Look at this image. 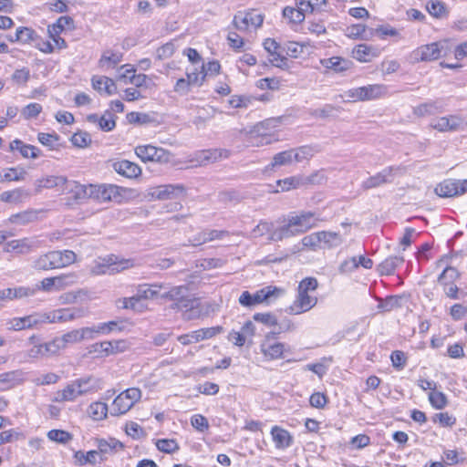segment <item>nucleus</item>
Returning a JSON list of instances; mask_svg holds the SVG:
<instances>
[{
    "label": "nucleus",
    "instance_id": "6e6552de",
    "mask_svg": "<svg viewBox=\"0 0 467 467\" xmlns=\"http://www.w3.org/2000/svg\"><path fill=\"white\" fill-rule=\"evenodd\" d=\"M141 398V390L130 388L119 393L113 400L110 413L114 416L127 413Z\"/></svg>",
    "mask_w": 467,
    "mask_h": 467
},
{
    "label": "nucleus",
    "instance_id": "9b49d317",
    "mask_svg": "<svg viewBox=\"0 0 467 467\" xmlns=\"http://www.w3.org/2000/svg\"><path fill=\"white\" fill-rule=\"evenodd\" d=\"M264 17L255 11L238 12L233 19V26L241 32H247L252 29H257L263 24Z\"/></svg>",
    "mask_w": 467,
    "mask_h": 467
},
{
    "label": "nucleus",
    "instance_id": "cd10ccee",
    "mask_svg": "<svg viewBox=\"0 0 467 467\" xmlns=\"http://www.w3.org/2000/svg\"><path fill=\"white\" fill-rule=\"evenodd\" d=\"M94 445L100 448L99 453L104 458H107L109 455H111L123 448L122 443L113 438H109V440L95 439Z\"/></svg>",
    "mask_w": 467,
    "mask_h": 467
},
{
    "label": "nucleus",
    "instance_id": "6e6d98bb",
    "mask_svg": "<svg viewBox=\"0 0 467 467\" xmlns=\"http://www.w3.org/2000/svg\"><path fill=\"white\" fill-rule=\"evenodd\" d=\"M159 451L165 453H172L179 450L178 442L173 439H160L155 442Z\"/></svg>",
    "mask_w": 467,
    "mask_h": 467
},
{
    "label": "nucleus",
    "instance_id": "c756f323",
    "mask_svg": "<svg viewBox=\"0 0 467 467\" xmlns=\"http://www.w3.org/2000/svg\"><path fill=\"white\" fill-rule=\"evenodd\" d=\"M112 184H89V199L99 202H111Z\"/></svg>",
    "mask_w": 467,
    "mask_h": 467
},
{
    "label": "nucleus",
    "instance_id": "a211bd4d",
    "mask_svg": "<svg viewBox=\"0 0 467 467\" xmlns=\"http://www.w3.org/2000/svg\"><path fill=\"white\" fill-rule=\"evenodd\" d=\"M286 291L283 287L268 285L255 292V301L270 305L283 297Z\"/></svg>",
    "mask_w": 467,
    "mask_h": 467
},
{
    "label": "nucleus",
    "instance_id": "2eb2a0df",
    "mask_svg": "<svg viewBox=\"0 0 467 467\" xmlns=\"http://www.w3.org/2000/svg\"><path fill=\"white\" fill-rule=\"evenodd\" d=\"M260 350L266 360L282 358L286 351L285 343L278 341L274 336L268 334L260 344Z\"/></svg>",
    "mask_w": 467,
    "mask_h": 467
},
{
    "label": "nucleus",
    "instance_id": "c9c22d12",
    "mask_svg": "<svg viewBox=\"0 0 467 467\" xmlns=\"http://www.w3.org/2000/svg\"><path fill=\"white\" fill-rule=\"evenodd\" d=\"M321 249H331L342 244L343 239L338 233L330 231L318 232Z\"/></svg>",
    "mask_w": 467,
    "mask_h": 467
},
{
    "label": "nucleus",
    "instance_id": "20e7f679",
    "mask_svg": "<svg viewBox=\"0 0 467 467\" xmlns=\"http://www.w3.org/2000/svg\"><path fill=\"white\" fill-rule=\"evenodd\" d=\"M73 318V315L68 309H58L51 313H35L24 317L14 318L10 321V328L14 330H23L37 327L43 323H55L57 321H67Z\"/></svg>",
    "mask_w": 467,
    "mask_h": 467
},
{
    "label": "nucleus",
    "instance_id": "4468645a",
    "mask_svg": "<svg viewBox=\"0 0 467 467\" xmlns=\"http://www.w3.org/2000/svg\"><path fill=\"white\" fill-rule=\"evenodd\" d=\"M434 191L437 195L443 198L462 195L467 192V179L462 181L453 179L444 180L435 187Z\"/></svg>",
    "mask_w": 467,
    "mask_h": 467
},
{
    "label": "nucleus",
    "instance_id": "7c9ffc66",
    "mask_svg": "<svg viewBox=\"0 0 467 467\" xmlns=\"http://www.w3.org/2000/svg\"><path fill=\"white\" fill-rule=\"evenodd\" d=\"M39 211L28 209L20 213L12 214L8 218V223L16 225H26L38 219Z\"/></svg>",
    "mask_w": 467,
    "mask_h": 467
},
{
    "label": "nucleus",
    "instance_id": "0e129e2a",
    "mask_svg": "<svg viewBox=\"0 0 467 467\" xmlns=\"http://www.w3.org/2000/svg\"><path fill=\"white\" fill-rule=\"evenodd\" d=\"M283 16L291 23H301L305 19V16L297 9V7H285L283 10Z\"/></svg>",
    "mask_w": 467,
    "mask_h": 467
},
{
    "label": "nucleus",
    "instance_id": "bf43d9fd",
    "mask_svg": "<svg viewBox=\"0 0 467 467\" xmlns=\"http://www.w3.org/2000/svg\"><path fill=\"white\" fill-rule=\"evenodd\" d=\"M304 47L305 46L303 44L290 41L285 44L283 49L286 56L293 58H297L303 54Z\"/></svg>",
    "mask_w": 467,
    "mask_h": 467
},
{
    "label": "nucleus",
    "instance_id": "4d7b16f0",
    "mask_svg": "<svg viewBox=\"0 0 467 467\" xmlns=\"http://www.w3.org/2000/svg\"><path fill=\"white\" fill-rule=\"evenodd\" d=\"M318 232L310 234L302 238L301 244L304 248L317 251L321 249Z\"/></svg>",
    "mask_w": 467,
    "mask_h": 467
},
{
    "label": "nucleus",
    "instance_id": "864d4df0",
    "mask_svg": "<svg viewBox=\"0 0 467 467\" xmlns=\"http://www.w3.org/2000/svg\"><path fill=\"white\" fill-rule=\"evenodd\" d=\"M109 333L130 331L133 323L126 318L109 321Z\"/></svg>",
    "mask_w": 467,
    "mask_h": 467
},
{
    "label": "nucleus",
    "instance_id": "774afa93",
    "mask_svg": "<svg viewBox=\"0 0 467 467\" xmlns=\"http://www.w3.org/2000/svg\"><path fill=\"white\" fill-rule=\"evenodd\" d=\"M108 343L110 344V346L109 347V356L125 352L130 347L129 341L125 339L108 341Z\"/></svg>",
    "mask_w": 467,
    "mask_h": 467
},
{
    "label": "nucleus",
    "instance_id": "a878e982",
    "mask_svg": "<svg viewBox=\"0 0 467 467\" xmlns=\"http://www.w3.org/2000/svg\"><path fill=\"white\" fill-rule=\"evenodd\" d=\"M163 288L164 285L161 284L139 285L136 288V296L140 302L141 300L154 299L161 296V292Z\"/></svg>",
    "mask_w": 467,
    "mask_h": 467
},
{
    "label": "nucleus",
    "instance_id": "f704fd0d",
    "mask_svg": "<svg viewBox=\"0 0 467 467\" xmlns=\"http://www.w3.org/2000/svg\"><path fill=\"white\" fill-rule=\"evenodd\" d=\"M30 197L29 192L17 188L12 191H6L0 194V200L4 202L18 204Z\"/></svg>",
    "mask_w": 467,
    "mask_h": 467
},
{
    "label": "nucleus",
    "instance_id": "f8f14e48",
    "mask_svg": "<svg viewBox=\"0 0 467 467\" xmlns=\"http://www.w3.org/2000/svg\"><path fill=\"white\" fill-rule=\"evenodd\" d=\"M431 127L440 132H452L465 130L467 121L459 115H448L432 119Z\"/></svg>",
    "mask_w": 467,
    "mask_h": 467
},
{
    "label": "nucleus",
    "instance_id": "c03bdc74",
    "mask_svg": "<svg viewBox=\"0 0 467 467\" xmlns=\"http://www.w3.org/2000/svg\"><path fill=\"white\" fill-rule=\"evenodd\" d=\"M224 235H227V232L217 230H206L198 234V235L191 242L192 245H200L216 239H222Z\"/></svg>",
    "mask_w": 467,
    "mask_h": 467
},
{
    "label": "nucleus",
    "instance_id": "09e8293b",
    "mask_svg": "<svg viewBox=\"0 0 467 467\" xmlns=\"http://www.w3.org/2000/svg\"><path fill=\"white\" fill-rule=\"evenodd\" d=\"M25 379V373L20 370H13L0 374V382L7 385L8 388H12L17 384H20Z\"/></svg>",
    "mask_w": 467,
    "mask_h": 467
},
{
    "label": "nucleus",
    "instance_id": "473e14b6",
    "mask_svg": "<svg viewBox=\"0 0 467 467\" xmlns=\"http://www.w3.org/2000/svg\"><path fill=\"white\" fill-rule=\"evenodd\" d=\"M89 122L97 124L99 129L103 131H110L116 126L115 116L109 110L100 117L89 115Z\"/></svg>",
    "mask_w": 467,
    "mask_h": 467
},
{
    "label": "nucleus",
    "instance_id": "a18cd8bd",
    "mask_svg": "<svg viewBox=\"0 0 467 467\" xmlns=\"http://www.w3.org/2000/svg\"><path fill=\"white\" fill-rule=\"evenodd\" d=\"M37 189L41 188H58L59 190H64V186L67 183V179L63 176H47L41 180H38L36 182Z\"/></svg>",
    "mask_w": 467,
    "mask_h": 467
},
{
    "label": "nucleus",
    "instance_id": "052dcab7",
    "mask_svg": "<svg viewBox=\"0 0 467 467\" xmlns=\"http://www.w3.org/2000/svg\"><path fill=\"white\" fill-rule=\"evenodd\" d=\"M110 346L108 341L97 342L89 346V354L94 358H104L109 356V347Z\"/></svg>",
    "mask_w": 467,
    "mask_h": 467
},
{
    "label": "nucleus",
    "instance_id": "5701e85b",
    "mask_svg": "<svg viewBox=\"0 0 467 467\" xmlns=\"http://www.w3.org/2000/svg\"><path fill=\"white\" fill-rule=\"evenodd\" d=\"M379 54L380 50L378 47L367 44H359L352 51L353 57L362 63L371 61L378 57Z\"/></svg>",
    "mask_w": 467,
    "mask_h": 467
},
{
    "label": "nucleus",
    "instance_id": "c85d7f7f",
    "mask_svg": "<svg viewBox=\"0 0 467 467\" xmlns=\"http://www.w3.org/2000/svg\"><path fill=\"white\" fill-rule=\"evenodd\" d=\"M271 435L275 448L277 449H285L292 444L293 438L291 434L279 426H274L272 428Z\"/></svg>",
    "mask_w": 467,
    "mask_h": 467
},
{
    "label": "nucleus",
    "instance_id": "7ed1b4c3",
    "mask_svg": "<svg viewBox=\"0 0 467 467\" xmlns=\"http://www.w3.org/2000/svg\"><path fill=\"white\" fill-rule=\"evenodd\" d=\"M187 291L188 288L184 285L175 286L161 296L177 301V308L182 312L184 319L198 318L202 315L203 306L198 298L188 296Z\"/></svg>",
    "mask_w": 467,
    "mask_h": 467
},
{
    "label": "nucleus",
    "instance_id": "1a4fd4ad",
    "mask_svg": "<svg viewBox=\"0 0 467 467\" xmlns=\"http://www.w3.org/2000/svg\"><path fill=\"white\" fill-rule=\"evenodd\" d=\"M186 188L182 184H165L150 187L147 190V197L150 200H169L183 197Z\"/></svg>",
    "mask_w": 467,
    "mask_h": 467
},
{
    "label": "nucleus",
    "instance_id": "f03ea898",
    "mask_svg": "<svg viewBox=\"0 0 467 467\" xmlns=\"http://www.w3.org/2000/svg\"><path fill=\"white\" fill-rule=\"evenodd\" d=\"M317 287L318 282L315 277H306L301 280L294 301L285 309L286 313L297 316L314 308L318 302L317 296L315 295Z\"/></svg>",
    "mask_w": 467,
    "mask_h": 467
},
{
    "label": "nucleus",
    "instance_id": "8fccbe9b",
    "mask_svg": "<svg viewBox=\"0 0 467 467\" xmlns=\"http://www.w3.org/2000/svg\"><path fill=\"white\" fill-rule=\"evenodd\" d=\"M304 183H305L304 179L302 177H298V176L288 177V178H285L283 180H278L276 182V185H277L278 189L275 190L274 192H279L290 191L292 189H296V188L303 185Z\"/></svg>",
    "mask_w": 467,
    "mask_h": 467
},
{
    "label": "nucleus",
    "instance_id": "6ab92c4d",
    "mask_svg": "<svg viewBox=\"0 0 467 467\" xmlns=\"http://www.w3.org/2000/svg\"><path fill=\"white\" fill-rule=\"evenodd\" d=\"M112 168L118 174L128 179H136L140 177L142 172L141 168L137 163L128 160L114 161Z\"/></svg>",
    "mask_w": 467,
    "mask_h": 467
},
{
    "label": "nucleus",
    "instance_id": "603ef678",
    "mask_svg": "<svg viewBox=\"0 0 467 467\" xmlns=\"http://www.w3.org/2000/svg\"><path fill=\"white\" fill-rule=\"evenodd\" d=\"M86 328L72 330L60 337L65 348L68 344H75L81 341L85 337Z\"/></svg>",
    "mask_w": 467,
    "mask_h": 467
},
{
    "label": "nucleus",
    "instance_id": "79ce46f5",
    "mask_svg": "<svg viewBox=\"0 0 467 467\" xmlns=\"http://www.w3.org/2000/svg\"><path fill=\"white\" fill-rule=\"evenodd\" d=\"M15 40L22 44H34L39 40L36 32L26 26H20L16 29Z\"/></svg>",
    "mask_w": 467,
    "mask_h": 467
},
{
    "label": "nucleus",
    "instance_id": "58836bf2",
    "mask_svg": "<svg viewBox=\"0 0 467 467\" xmlns=\"http://www.w3.org/2000/svg\"><path fill=\"white\" fill-rule=\"evenodd\" d=\"M28 342L32 345L28 350V357L32 358H48L45 342H42L37 336H31Z\"/></svg>",
    "mask_w": 467,
    "mask_h": 467
},
{
    "label": "nucleus",
    "instance_id": "39448f33",
    "mask_svg": "<svg viewBox=\"0 0 467 467\" xmlns=\"http://www.w3.org/2000/svg\"><path fill=\"white\" fill-rule=\"evenodd\" d=\"M451 51V43L443 39L418 47L410 53L409 59L412 64L431 62L447 56Z\"/></svg>",
    "mask_w": 467,
    "mask_h": 467
},
{
    "label": "nucleus",
    "instance_id": "e433bc0d",
    "mask_svg": "<svg viewBox=\"0 0 467 467\" xmlns=\"http://www.w3.org/2000/svg\"><path fill=\"white\" fill-rule=\"evenodd\" d=\"M123 54L119 51L106 50L103 52L99 65L102 69L112 68L122 61Z\"/></svg>",
    "mask_w": 467,
    "mask_h": 467
},
{
    "label": "nucleus",
    "instance_id": "49530a36",
    "mask_svg": "<svg viewBox=\"0 0 467 467\" xmlns=\"http://www.w3.org/2000/svg\"><path fill=\"white\" fill-rule=\"evenodd\" d=\"M322 64L337 72H343L350 68L352 62L340 57H333L322 61Z\"/></svg>",
    "mask_w": 467,
    "mask_h": 467
},
{
    "label": "nucleus",
    "instance_id": "72a5a7b5",
    "mask_svg": "<svg viewBox=\"0 0 467 467\" xmlns=\"http://www.w3.org/2000/svg\"><path fill=\"white\" fill-rule=\"evenodd\" d=\"M263 128H264V124L261 123L255 127V130L254 131H252L251 143L253 146L260 147V146L269 145V144L278 140V139L274 134L261 133V130Z\"/></svg>",
    "mask_w": 467,
    "mask_h": 467
},
{
    "label": "nucleus",
    "instance_id": "f257e3e1",
    "mask_svg": "<svg viewBox=\"0 0 467 467\" xmlns=\"http://www.w3.org/2000/svg\"><path fill=\"white\" fill-rule=\"evenodd\" d=\"M320 219L312 211H300L290 213L284 218L283 224L275 228L271 234V240L282 241L283 239L306 233L317 226Z\"/></svg>",
    "mask_w": 467,
    "mask_h": 467
},
{
    "label": "nucleus",
    "instance_id": "e2e57ef3",
    "mask_svg": "<svg viewBox=\"0 0 467 467\" xmlns=\"http://www.w3.org/2000/svg\"><path fill=\"white\" fill-rule=\"evenodd\" d=\"M25 175L26 171L23 169L18 171L16 168H9L3 175L0 174V182L21 181Z\"/></svg>",
    "mask_w": 467,
    "mask_h": 467
},
{
    "label": "nucleus",
    "instance_id": "ddd939ff",
    "mask_svg": "<svg viewBox=\"0 0 467 467\" xmlns=\"http://www.w3.org/2000/svg\"><path fill=\"white\" fill-rule=\"evenodd\" d=\"M77 283V275L74 273L63 274L54 277H47L41 281L39 289L50 293L61 291Z\"/></svg>",
    "mask_w": 467,
    "mask_h": 467
},
{
    "label": "nucleus",
    "instance_id": "412c9836",
    "mask_svg": "<svg viewBox=\"0 0 467 467\" xmlns=\"http://www.w3.org/2000/svg\"><path fill=\"white\" fill-rule=\"evenodd\" d=\"M392 167L386 168L374 176L369 177L362 182V188L365 190L379 187L384 183L390 182L393 180L394 171Z\"/></svg>",
    "mask_w": 467,
    "mask_h": 467
},
{
    "label": "nucleus",
    "instance_id": "aec40b11",
    "mask_svg": "<svg viewBox=\"0 0 467 467\" xmlns=\"http://www.w3.org/2000/svg\"><path fill=\"white\" fill-rule=\"evenodd\" d=\"M444 109L441 99L428 100L412 109L413 115L423 118L442 112Z\"/></svg>",
    "mask_w": 467,
    "mask_h": 467
},
{
    "label": "nucleus",
    "instance_id": "4c0bfd02",
    "mask_svg": "<svg viewBox=\"0 0 467 467\" xmlns=\"http://www.w3.org/2000/svg\"><path fill=\"white\" fill-rule=\"evenodd\" d=\"M363 93L364 101L381 99L387 95L388 87L383 84L363 86Z\"/></svg>",
    "mask_w": 467,
    "mask_h": 467
},
{
    "label": "nucleus",
    "instance_id": "393cba45",
    "mask_svg": "<svg viewBox=\"0 0 467 467\" xmlns=\"http://www.w3.org/2000/svg\"><path fill=\"white\" fill-rule=\"evenodd\" d=\"M111 202L117 203L129 202L138 197V192L132 188L121 187L112 184L111 187Z\"/></svg>",
    "mask_w": 467,
    "mask_h": 467
},
{
    "label": "nucleus",
    "instance_id": "dca6fc26",
    "mask_svg": "<svg viewBox=\"0 0 467 467\" xmlns=\"http://www.w3.org/2000/svg\"><path fill=\"white\" fill-rule=\"evenodd\" d=\"M86 386L87 381L76 380L67 385L63 390L57 391L53 398V401L63 402L74 400L87 391Z\"/></svg>",
    "mask_w": 467,
    "mask_h": 467
},
{
    "label": "nucleus",
    "instance_id": "b1692460",
    "mask_svg": "<svg viewBox=\"0 0 467 467\" xmlns=\"http://www.w3.org/2000/svg\"><path fill=\"white\" fill-rule=\"evenodd\" d=\"M92 87L102 96H111L117 92L115 82L106 76H94L92 78Z\"/></svg>",
    "mask_w": 467,
    "mask_h": 467
},
{
    "label": "nucleus",
    "instance_id": "4be33fe9",
    "mask_svg": "<svg viewBox=\"0 0 467 467\" xmlns=\"http://www.w3.org/2000/svg\"><path fill=\"white\" fill-rule=\"evenodd\" d=\"M450 257L447 255L442 256L440 260L436 262L437 267H442L444 266L441 274L438 277L439 283L443 282H449V283H454L456 280L460 278V273L459 271L451 267L450 264Z\"/></svg>",
    "mask_w": 467,
    "mask_h": 467
},
{
    "label": "nucleus",
    "instance_id": "2f4dec72",
    "mask_svg": "<svg viewBox=\"0 0 467 467\" xmlns=\"http://www.w3.org/2000/svg\"><path fill=\"white\" fill-rule=\"evenodd\" d=\"M33 242L28 238L12 240L6 243L5 252L26 254L32 251Z\"/></svg>",
    "mask_w": 467,
    "mask_h": 467
},
{
    "label": "nucleus",
    "instance_id": "3c124183",
    "mask_svg": "<svg viewBox=\"0 0 467 467\" xmlns=\"http://www.w3.org/2000/svg\"><path fill=\"white\" fill-rule=\"evenodd\" d=\"M108 415V405L105 402H94L89 405V417L94 420H104Z\"/></svg>",
    "mask_w": 467,
    "mask_h": 467
},
{
    "label": "nucleus",
    "instance_id": "423d86ee",
    "mask_svg": "<svg viewBox=\"0 0 467 467\" xmlns=\"http://www.w3.org/2000/svg\"><path fill=\"white\" fill-rule=\"evenodd\" d=\"M75 259L76 254L72 251H50L39 255L33 262V267L43 271L62 268L74 263Z\"/></svg>",
    "mask_w": 467,
    "mask_h": 467
},
{
    "label": "nucleus",
    "instance_id": "f3484780",
    "mask_svg": "<svg viewBox=\"0 0 467 467\" xmlns=\"http://www.w3.org/2000/svg\"><path fill=\"white\" fill-rule=\"evenodd\" d=\"M263 46L269 54V60L273 66L280 68H284L287 66L284 49L275 39L266 38L264 41Z\"/></svg>",
    "mask_w": 467,
    "mask_h": 467
},
{
    "label": "nucleus",
    "instance_id": "5fc2aeb1",
    "mask_svg": "<svg viewBox=\"0 0 467 467\" xmlns=\"http://www.w3.org/2000/svg\"><path fill=\"white\" fill-rule=\"evenodd\" d=\"M426 8L431 16L436 18H443L446 16L447 11L445 5L441 1H431L426 5Z\"/></svg>",
    "mask_w": 467,
    "mask_h": 467
},
{
    "label": "nucleus",
    "instance_id": "13d9d810",
    "mask_svg": "<svg viewBox=\"0 0 467 467\" xmlns=\"http://www.w3.org/2000/svg\"><path fill=\"white\" fill-rule=\"evenodd\" d=\"M363 87L353 88L340 95L345 102H358L364 101Z\"/></svg>",
    "mask_w": 467,
    "mask_h": 467
},
{
    "label": "nucleus",
    "instance_id": "bb28decb",
    "mask_svg": "<svg viewBox=\"0 0 467 467\" xmlns=\"http://www.w3.org/2000/svg\"><path fill=\"white\" fill-rule=\"evenodd\" d=\"M35 295V290L28 287H17V288H5L0 290V306L5 302L13 300L15 298H23Z\"/></svg>",
    "mask_w": 467,
    "mask_h": 467
},
{
    "label": "nucleus",
    "instance_id": "338daca9",
    "mask_svg": "<svg viewBox=\"0 0 467 467\" xmlns=\"http://www.w3.org/2000/svg\"><path fill=\"white\" fill-rule=\"evenodd\" d=\"M186 78L188 79L192 87H201L205 80V73L202 71V68L200 71H198L197 69L191 72L187 71Z\"/></svg>",
    "mask_w": 467,
    "mask_h": 467
},
{
    "label": "nucleus",
    "instance_id": "680f3d73",
    "mask_svg": "<svg viewBox=\"0 0 467 467\" xmlns=\"http://www.w3.org/2000/svg\"><path fill=\"white\" fill-rule=\"evenodd\" d=\"M140 301L138 300V297L136 294L130 297H121L116 300L115 305L118 308L120 309H131V310H138V305Z\"/></svg>",
    "mask_w": 467,
    "mask_h": 467
},
{
    "label": "nucleus",
    "instance_id": "9d476101",
    "mask_svg": "<svg viewBox=\"0 0 467 467\" xmlns=\"http://www.w3.org/2000/svg\"><path fill=\"white\" fill-rule=\"evenodd\" d=\"M134 266V263L130 259H120L113 261L112 257L103 258L94 261L92 273L96 275L114 274Z\"/></svg>",
    "mask_w": 467,
    "mask_h": 467
},
{
    "label": "nucleus",
    "instance_id": "0eeeda50",
    "mask_svg": "<svg viewBox=\"0 0 467 467\" xmlns=\"http://www.w3.org/2000/svg\"><path fill=\"white\" fill-rule=\"evenodd\" d=\"M134 151L136 156L143 162L166 164L172 160V154L169 150L151 144L138 145Z\"/></svg>",
    "mask_w": 467,
    "mask_h": 467
},
{
    "label": "nucleus",
    "instance_id": "ea45409f",
    "mask_svg": "<svg viewBox=\"0 0 467 467\" xmlns=\"http://www.w3.org/2000/svg\"><path fill=\"white\" fill-rule=\"evenodd\" d=\"M295 163L292 150H284L276 153L266 169L274 170L276 167L287 166Z\"/></svg>",
    "mask_w": 467,
    "mask_h": 467
},
{
    "label": "nucleus",
    "instance_id": "de8ad7c7",
    "mask_svg": "<svg viewBox=\"0 0 467 467\" xmlns=\"http://www.w3.org/2000/svg\"><path fill=\"white\" fill-rule=\"evenodd\" d=\"M230 152L227 150L214 149L203 150L200 153V161L202 162H215L219 160L227 159Z\"/></svg>",
    "mask_w": 467,
    "mask_h": 467
},
{
    "label": "nucleus",
    "instance_id": "37998d69",
    "mask_svg": "<svg viewBox=\"0 0 467 467\" xmlns=\"http://www.w3.org/2000/svg\"><path fill=\"white\" fill-rule=\"evenodd\" d=\"M403 258L400 256H389L386 258L378 266V271L381 275H389L395 269L403 263Z\"/></svg>",
    "mask_w": 467,
    "mask_h": 467
},
{
    "label": "nucleus",
    "instance_id": "69168bd1",
    "mask_svg": "<svg viewBox=\"0 0 467 467\" xmlns=\"http://www.w3.org/2000/svg\"><path fill=\"white\" fill-rule=\"evenodd\" d=\"M47 438L52 441L65 444L71 440V435L66 431L51 430L47 432Z\"/></svg>",
    "mask_w": 467,
    "mask_h": 467
},
{
    "label": "nucleus",
    "instance_id": "a19ab883",
    "mask_svg": "<svg viewBox=\"0 0 467 467\" xmlns=\"http://www.w3.org/2000/svg\"><path fill=\"white\" fill-rule=\"evenodd\" d=\"M291 150L293 151L295 162L308 161L319 152L318 147L310 145H305Z\"/></svg>",
    "mask_w": 467,
    "mask_h": 467
}]
</instances>
